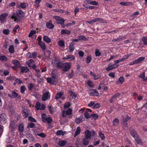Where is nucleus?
<instances>
[{
  "instance_id": "aec40b11",
  "label": "nucleus",
  "mask_w": 147,
  "mask_h": 147,
  "mask_svg": "<svg viewBox=\"0 0 147 147\" xmlns=\"http://www.w3.org/2000/svg\"><path fill=\"white\" fill-rule=\"evenodd\" d=\"M43 40L47 43H49L51 42V39L46 36H44L43 37Z\"/></svg>"
},
{
  "instance_id": "4c0bfd02",
  "label": "nucleus",
  "mask_w": 147,
  "mask_h": 147,
  "mask_svg": "<svg viewBox=\"0 0 147 147\" xmlns=\"http://www.w3.org/2000/svg\"><path fill=\"white\" fill-rule=\"evenodd\" d=\"M34 134L35 136H38L42 138H44L46 136L45 134L44 133H41L39 134Z\"/></svg>"
},
{
  "instance_id": "f257e3e1",
  "label": "nucleus",
  "mask_w": 147,
  "mask_h": 147,
  "mask_svg": "<svg viewBox=\"0 0 147 147\" xmlns=\"http://www.w3.org/2000/svg\"><path fill=\"white\" fill-rule=\"evenodd\" d=\"M52 63L53 65H56L57 66L60 68H63V70L65 71H66L69 70L71 65V63H70L66 62L63 64L61 62L56 60L53 61Z\"/></svg>"
},
{
  "instance_id": "6e6552de",
  "label": "nucleus",
  "mask_w": 147,
  "mask_h": 147,
  "mask_svg": "<svg viewBox=\"0 0 147 147\" xmlns=\"http://www.w3.org/2000/svg\"><path fill=\"white\" fill-rule=\"evenodd\" d=\"M63 59L67 60L69 61H72L75 59V57L73 55H70L63 57Z\"/></svg>"
},
{
  "instance_id": "58836bf2",
  "label": "nucleus",
  "mask_w": 147,
  "mask_h": 147,
  "mask_svg": "<svg viewBox=\"0 0 147 147\" xmlns=\"http://www.w3.org/2000/svg\"><path fill=\"white\" fill-rule=\"evenodd\" d=\"M74 45V44H71L69 45V49L70 52H72L74 50L75 48Z\"/></svg>"
},
{
  "instance_id": "f8f14e48",
  "label": "nucleus",
  "mask_w": 147,
  "mask_h": 147,
  "mask_svg": "<svg viewBox=\"0 0 147 147\" xmlns=\"http://www.w3.org/2000/svg\"><path fill=\"white\" fill-rule=\"evenodd\" d=\"M89 93L91 96H97L99 95V93L97 90L93 89L90 90L89 91Z\"/></svg>"
},
{
  "instance_id": "4be33fe9",
  "label": "nucleus",
  "mask_w": 147,
  "mask_h": 147,
  "mask_svg": "<svg viewBox=\"0 0 147 147\" xmlns=\"http://www.w3.org/2000/svg\"><path fill=\"white\" fill-rule=\"evenodd\" d=\"M100 20L101 19L100 18H97L94 19L92 21H88L87 22L90 24H92L96 22L100 21Z\"/></svg>"
},
{
  "instance_id": "ea45409f",
  "label": "nucleus",
  "mask_w": 147,
  "mask_h": 147,
  "mask_svg": "<svg viewBox=\"0 0 147 147\" xmlns=\"http://www.w3.org/2000/svg\"><path fill=\"white\" fill-rule=\"evenodd\" d=\"M41 118L43 122H46V119L47 118V116L45 114H43L42 115Z\"/></svg>"
},
{
  "instance_id": "72a5a7b5",
  "label": "nucleus",
  "mask_w": 147,
  "mask_h": 147,
  "mask_svg": "<svg viewBox=\"0 0 147 147\" xmlns=\"http://www.w3.org/2000/svg\"><path fill=\"white\" fill-rule=\"evenodd\" d=\"M120 4L124 6H127L131 5L132 3L131 2H126L123 1L121 2Z\"/></svg>"
},
{
  "instance_id": "0eeeda50",
  "label": "nucleus",
  "mask_w": 147,
  "mask_h": 147,
  "mask_svg": "<svg viewBox=\"0 0 147 147\" xmlns=\"http://www.w3.org/2000/svg\"><path fill=\"white\" fill-rule=\"evenodd\" d=\"M119 66V65L117 64H114L111 65H108V67L106 68V70L107 71H109L110 70L114 69Z\"/></svg>"
},
{
  "instance_id": "e2e57ef3",
  "label": "nucleus",
  "mask_w": 147,
  "mask_h": 147,
  "mask_svg": "<svg viewBox=\"0 0 147 147\" xmlns=\"http://www.w3.org/2000/svg\"><path fill=\"white\" fill-rule=\"evenodd\" d=\"M122 37H120L118 38H117L116 39H115L112 40V42H116L117 41H120L122 40Z\"/></svg>"
},
{
  "instance_id": "9b49d317",
  "label": "nucleus",
  "mask_w": 147,
  "mask_h": 147,
  "mask_svg": "<svg viewBox=\"0 0 147 147\" xmlns=\"http://www.w3.org/2000/svg\"><path fill=\"white\" fill-rule=\"evenodd\" d=\"M36 108L37 110H43L45 108V105L42 104H41L40 102H37L36 106Z\"/></svg>"
},
{
  "instance_id": "49530a36",
  "label": "nucleus",
  "mask_w": 147,
  "mask_h": 147,
  "mask_svg": "<svg viewBox=\"0 0 147 147\" xmlns=\"http://www.w3.org/2000/svg\"><path fill=\"white\" fill-rule=\"evenodd\" d=\"M95 55L96 56H99L101 55V53L98 49H96L95 51Z\"/></svg>"
},
{
  "instance_id": "5701e85b",
  "label": "nucleus",
  "mask_w": 147,
  "mask_h": 147,
  "mask_svg": "<svg viewBox=\"0 0 147 147\" xmlns=\"http://www.w3.org/2000/svg\"><path fill=\"white\" fill-rule=\"evenodd\" d=\"M145 59V57H142L138 58L136 60L137 63L138 64L141 62L142 61H144Z\"/></svg>"
},
{
  "instance_id": "dca6fc26",
  "label": "nucleus",
  "mask_w": 147,
  "mask_h": 147,
  "mask_svg": "<svg viewBox=\"0 0 147 147\" xmlns=\"http://www.w3.org/2000/svg\"><path fill=\"white\" fill-rule=\"evenodd\" d=\"M55 98L57 100H59L60 99H61L62 100H63L65 98L63 93L61 92L57 93Z\"/></svg>"
},
{
  "instance_id": "e433bc0d",
  "label": "nucleus",
  "mask_w": 147,
  "mask_h": 147,
  "mask_svg": "<svg viewBox=\"0 0 147 147\" xmlns=\"http://www.w3.org/2000/svg\"><path fill=\"white\" fill-rule=\"evenodd\" d=\"M66 143V142L65 140L61 141L58 142V145L61 146L65 145Z\"/></svg>"
},
{
  "instance_id": "bf43d9fd",
  "label": "nucleus",
  "mask_w": 147,
  "mask_h": 147,
  "mask_svg": "<svg viewBox=\"0 0 147 147\" xmlns=\"http://www.w3.org/2000/svg\"><path fill=\"white\" fill-rule=\"evenodd\" d=\"M28 120L29 121L32 122H35L36 121V120L34 118L31 116L29 117Z\"/></svg>"
},
{
  "instance_id": "7ed1b4c3",
  "label": "nucleus",
  "mask_w": 147,
  "mask_h": 147,
  "mask_svg": "<svg viewBox=\"0 0 147 147\" xmlns=\"http://www.w3.org/2000/svg\"><path fill=\"white\" fill-rule=\"evenodd\" d=\"M47 82L51 84H55L57 82V79L55 76H53L51 78H47Z\"/></svg>"
},
{
  "instance_id": "de8ad7c7",
  "label": "nucleus",
  "mask_w": 147,
  "mask_h": 147,
  "mask_svg": "<svg viewBox=\"0 0 147 147\" xmlns=\"http://www.w3.org/2000/svg\"><path fill=\"white\" fill-rule=\"evenodd\" d=\"M61 32V33L62 34H69L70 33V32L69 31L65 30H62Z\"/></svg>"
},
{
  "instance_id": "473e14b6",
  "label": "nucleus",
  "mask_w": 147,
  "mask_h": 147,
  "mask_svg": "<svg viewBox=\"0 0 147 147\" xmlns=\"http://www.w3.org/2000/svg\"><path fill=\"white\" fill-rule=\"evenodd\" d=\"M89 139V138H85L83 140V144L84 145H87L88 144L89 142V141L88 140Z\"/></svg>"
},
{
  "instance_id": "f03ea898",
  "label": "nucleus",
  "mask_w": 147,
  "mask_h": 147,
  "mask_svg": "<svg viewBox=\"0 0 147 147\" xmlns=\"http://www.w3.org/2000/svg\"><path fill=\"white\" fill-rule=\"evenodd\" d=\"M23 12L20 10L17 11L16 13H14L12 16V18L14 19V21H16L19 18L22 17L23 15Z\"/></svg>"
},
{
  "instance_id": "09e8293b",
  "label": "nucleus",
  "mask_w": 147,
  "mask_h": 147,
  "mask_svg": "<svg viewBox=\"0 0 147 147\" xmlns=\"http://www.w3.org/2000/svg\"><path fill=\"white\" fill-rule=\"evenodd\" d=\"M26 88L25 86H22L21 88L20 92L22 93H23L24 91L26 90Z\"/></svg>"
},
{
  "instance_id": "ddd939ff",
  "label": "nucleus",
  "mask_w": 147,
  "mask_h": 147,
  "mask_svg": "<svg viewBox=\"0 0 147 147\" xmlns=\"http://www.w3.org/2000/svg\"><path fill=\"white\" fill-rule=\"evenodd\" d=\"M50 95L48 92L44 93L42 96V99L43 101H45L50 98Z\"/></svg>"
},
{
  "instance_id": "8fccbe9b",
  "label": "nucleus",
  "mask_w": 147,
  "mask_h": 147,
  "mask_svg": "<svg viewBox=\"0 0 147 147\" xmlns=\"http://www.w3.org/2000/svg\"><path fill=\"white\" fill-rule=\"evenodd\" d=\"M119 121L117 119H115L113 121V123L114 125H117Z\"/></svg>"
},
{
  "instance_id": "79ce46f5",
  "label": "nucleus",
  "mask_w": 147,
  "mask_h": 147,
  "mask_svg": "<svg viewBox=\"0 0 147 147\" xmlns=\"http://www.w3.org/2000/svg\"><path fill=\"white\" fill-rule=\"evenodd\" d=\"M28 5L26 3H22L20 4V7L22 8H26Z\"/></svg>"
},
{
  "instance_id": "1a4fd4ad",
  "label": "nucleus",
  "mask_w": 147,
  "mask_h": 147,
  "mask_svg": "<svg viewBox=\"0 0 147 147\" xmlns=\"http://www.w3.org/2000/svg\"><path fill=\"white\" fill-rule=\"evenodd\" d=\"M91 134L94 135L95 134V132L92 131L91 132L88 130H86L85 132V138H90L91 137Z\"/></svg>"
},
{
  "instance_id": "4468645a",
  "label": "nucleus",
  "mask_w": 147,
  "mask_h": 147,
  "mask_svg": "<svg viewBox=\"0 0 147 147\" xmlns=\"http://www.w3.org/2000/svg\"><path fill=\"white\" fill-rule=\"evenodd\" d=\"M23 115L24 118L27 117L28 115V112L26 107L22 108Z\"/></svg>"
},
{
  "instance_id": "c85d7f7f",
  "label": "nucleus",
  "mask_w": 147,
  "mask_h": 147,
  "mask_svg": "<svg viewBox=\"0 0 147 147\" xmlns=\"http://www.w3.org/2000/svg\"><path fill=\"white\" fill-rule=\"evenodd\" d=\"M83 117H80L79 118H77L75 120V122L77 123H80L83 121Z\"/></svg>"
},
{
  "instance_id": "603ef678",
  "label": "nucleus",
  "mask_w": 147,
  "mask_h": 147,
  "mask_svg": "<svg viewBox=\"0 0 147 147\" xmlns=\"http://www.w3.org/2000/svg\"><path fill=\"white\" fill-rule=\"evenodd\" d=\"M142 40L144 44L147 45V37H144Z\"/></svg>"
},
{
  "instance_id": "13d9d810",
  "label": "nucleus",
  "mask_w": 147,
  "mask_h": 147,
  "mask_svg": "<svg viewBox=\"0 0 147 147\" xmlns=\"http://www.w3.org/2000/svg\"><path fill=\"white\" fill-rule=\"evenodd\" d=\"M91 59L92 58L90 56H88L86 59V63H89L91 61Z\"/></svg>"
},
{
  "instance_id": "864d4df0",
  "label": "nucleus",
  "mask_w": 147,
  "mask_h": 147,
  "mask_svg": "<svg viewBox=\"0 0 147 147\" xmlns=\"http://www.w3.org/2000/svg\"><path fill=\"white\" fill-rule=\"evenodd\" d=\"M131 55V54H128L124 55L122 58L124 61L125 59H127Z\"/></svg>"
},
{
  "instance_id": "a211bd4d",
  "label": "nucleus",
  "mask_w": 147,
  "mask_h": 147,
  "mask_svg": "<svg viewBox=\"0 0 147 147\" xmlns=\"http://www.w3.org/2000/svg\"><path fill=\"white\" fill-rule=\"evenodd\" d=\"M18 94L15 92L14 91H12L11 94H9L8 96L11 98H15L17 97Z\"/></svg>"
},
{
  "instance_id": "7c9ffc66",
  "label": "nucleus",
  "mask_w": 147,
  "mask_h": 147,
  "mask_svg": "<svg viewBox=\"0 0 147 147\" xmlns=\"http://www.w3.org/2000/svg\"><path fill=\"white\" fill-rule=\"evenodd\" d=\"M13 137L12 136H8L7 138L6 142L7 143H9L11 142L12 140L13 139Z\"/></svg>"
},
{
  "instance_id": "5fc2aeb1",
  "label": "nucleus",
  "mask_w": 147,
  "mask_h": 147,
  "mask_svg": "<svg viewBox=\"0 0 147 147\" xmlns=\"http://www.w3.org/2000/svg\"><path fill=\"white\" fill-rule=\"evenodd\" d=\"M35 127V125L34 124V123H30L28 125V128H32L34 127Z\"/></svg>"
},
{
  "instance_id": "c03bdc74",
  "label": "nucleus",
  "mask_w": 147,
  "mask_h": 147,
  "mask_svg": "<svg viewBox=\"0 0 147 147\" xmlns=\"http://www.w3.org/2000/svg\"><path fill=\"white\" fill-rule=\"evenodd\" d=\"M9 132V135L10 136L12 135L13 136H15L16 134L14 132V129H10Z\"/></svg>"
},
{
  "instance_id": "6e6d98bb",
  "label": "nucleus",
  "mask_w": 147,
  "mask_h": 147,
  "mask_svg": "<svg viewBox=\"0 0 147 147\" xmlns=\"http://www.w3.org/2000/svg\"><path fill=\"white\" fill-rule=\"evenodd\" d=\"M69 93H70L71 96V97L72 98L74 99L76 97V96L74 93L72 92L71 91H70L69 92Z\"/></svg>"
},
{
  "instance_id": "6ab92c4d",
  "label": "nucleus",
  "mask_w": 147,
  "mask_h": 147,
  "mask_svg": "<svg viewBox=\"0 0 147 147\" xmlns=\"http://www.w3.org/2000/svg\"><path fill=\"white\" fill-rule=\"evenodd\" d=\"M16 121H14L11 122L10 125V129H15L16 127Z\"/></svg>"
},
{
  "instance_id": "2eb2a0df",
  "label": "nucleus",
  "mask_w": 147,
  "mask_h": 147,
  "mask_svg": "<svg viewBox=\"0 0 147 147\" xmlns=\"http://www.w3.org/2000/svg\"><path fill=\"white\" fill-rule=\"evenodd\" d=\"M91 112V110L89 109H87L84 113L85 117L87 119L90 117V113Z\"/></svg>"
},
{
  "instance_id": "a18cd8bd",
  "label": "nucleus",
  "mask_w": 147,
  "mask_h": 147,
  "mask_svg": "<svg viewBox=\"0 0 147 147\" xmlns=\"http://www.w3.org/2000/svg\"><path fill=\"white\" fill-rule=\"evenodd\" d=\"M19 129L20 131H22L24 130V126L23 123H21L18 126Z\"/></svg>"
},
{
  "instance_id": "bb28decb",
  "label": "nucleus",
  "mask_w": 147,
  "mask_h": 147,
  "mask_svg": "<svg viewBox=\"0 0 147 147\" xmlns=\"http://www.w3.org/2000/svg\"><path fill=\"white\" fill-rule=\"evenodd\" d=\"M80 128L79 127H78L77 129L76 130L74 135V137H76L80 133Z\"/></svg>"
},
{
  "instance_id": "4d7b16f0",
  "label": "nucleus",
  "mask_w": 147,
  "mask_h": 147,
  "mask_svg": "<svg viewBox=\"0 0 147 147\" xmlns=\"http://www.w3.org/2000/svg\"><path fill=\"white\" fill-rule=\"evenodd\" d=\"M72 110L71 109H68L66 111V113L68 115H70L72 113Z\"/></svg>"
},
{
  "instance_id": "a878e982",
  "label": "nucleus",
  "mask_w": 147,
  "mask_h": 147,
  "mask_svg": "<svg viewBox=\"0 0 147 147\" xmlns=\"http://www.w3.org/2000/svg\"><path fill=\"white\" fill-rule=\"evenodd\" d=\"M134 139L136 141L137 143L138 144H140V145L142 144V141H141V140L139 138L138 136H137L136 137V138H134Z\"/></svg>"
},
{
  "instance_id": "412c9836",
  "label": "nucleus",
  "mask_w": 147,
  "mask_h": 147,
  "mask_svg": "<svg viewBox=\"0 0 147 147\" xmlns=\"http://www.w3.org/2000/svg\"><path fill=\"white\" fill-rule=\"evenodd\" d=\"M46 26L49 29H52L54 27V26L52 23L51 21H49L46 24Z\"/></svg>"
},
{
  "instance_id": "338daca9",
  "label": "nucleus",
  "mask_w": 147,
  "mask_h": 147,
  "mask_svg": "<svg viewBox=\"0 0 147 147\" xmlns=\"http://www.w3.org/2000/svg\"><path fill=\"white\" fill-rule=\"evenodd\" d=\"M46 122H47L48 123H51L52 121V119L51 117H49L46 119Z\"/></svg>"
},
{
  "instance_id": "393cba45",
  "label": "nucleus",
  "mask_w": 147,
  "mask_h": 147,
  "mask_svg": "<svg viewBox=\"0 0 147 147\" xmlns=\"http://www.w3.org/2000/svg\"><path fill=\"white\" fill-rule=\"evenodd\" d=\"M130 133L134 138L138 136L136 131L134 129H132Z\"/></svg>"
},
{
  "instance_id": "423d86ee",
  "label": "nucleus",
  "mask_w": 147,
  "mask_h": 147,
  "mask_svg": "<svg viewBox=\"0 0 147 147\" xmlns=\"http://www.w3.org/2000/svg\"><path fill=\"white\" fill-rule=\"evenodd\" d=\"M27 64L28 66L32 69H35L36 66L35 65L34 62L32 60L30 59L27 63Z\"/></svg>"
},
{
  "instance_id": "cd10ccee",
  "label": "nucleus",
  "mask_w": 147,
  "mask_h": 147,
  "mask_svg": "<svg viewBox=\"0 0 147 147\" xmlns=\"http://www.w3.org/2000/svg\"><path fill=\"white\" fill-rule=\"evenodd\" d=\"M38 44L43 50H46V46L44 42H42L41 43H39Z\"/></svg>"
},
{
  "instance_id": "0e129e2a",
  "label": "nucleus",
  "mask_w": 147,
  "mask_h": 147,
  "mask_svg": "<svg viewBox=\"0 0 147 147\" xmlns=\"http://www.w3.org/2000/svg\"><path fill=\"white\" fill-rule=\"evenodd\" d=\"M104 86V82H102L100 83V86H99L98 89L100 90L102 87Z\"/></svg>"
},
{
  "instance_id": "052dcab7",
  "label": "nucleus",
  "mask_w": 147,
  "mask_h": 147,
  "mask_svg": "<svg viewBox=\"0 0 147 147\" xmlns=\"http://www.w3.org/2000/svg\"><path fill=\"white\" fill-rule=\"evenodd\" d=\"M3 33L5 34H8L9 33V29H5L3 30Z\"/></svg>"
},
{
  "instance_id": "69168bd1",
  "label": "nucleus",
  "mask_w": 147,
  "mask_h": 147,
  "mask_svg": "<svg viewBox=\"0 0 147 147\" xmlns=\"http://www.w3.org/2000/svg\"><path fill=\"white\" fill-rule=\"evenodd\" d=\"M139 77L142 78L144 80H145V76L144 73H142L139 76Z\"/></svg>"
},
{
  "instance_id": "39448f33",
  "label": "nucleus",
  "mask_w": 147,
  "mask_h": 147,
  "mask_svg": "<svg viewBox=\"0 0 147 147\" xmlns=\"http://www.w3.org/2000/svg\"><path fill=\"white\" fill-rule=\"evenodd\" d=\"M0 121L1 123L3 124H4L7 122V117L5 114H0Z\"/></svg>"
},
{
  "instance_id": "37998d69",
  "label": "nucleus",
  "mask_w": 147,
  "mask_h": 147,
  "mask_svg": "<svg viewBox=\"0 0 147 147\" xmlns=\"http://www.w3.org/2000/svg\"><path fill=\"white\" fill-rule=\"evenodd\" d=\"M58 45L61 47H63L65 46V44L63 41L60 40L58 42Z\"/></svg>"
},
{
  "instance_id": "c756f323",
  "label": "nucleus",
  "mask_w": 147,
  "mask_h": 147,
  "mask_svg": "<svg viewBox=\"0 0 147 147\" xmlns=\"http://www.w3.org/2000/svg\"><path fill=\"white\" fill-rule=\"evenodd\" d=\"M90 73L91 75H92L93 76V77L94 78V79L95 80H97V79H98L100 77V75H95L94 74V73L92 72H90Z\"/></svg>"
},
{
  "instance_id": "20e7f679",
  "label": "nucleus",
  "mask_w": 147,
  "mask_h": 147,
  "mask_svg": "<svg viewBox=\"0 0 147 147\" xmlns=\"http://www.w3.org/2000/svg\"><path fill=\"white\" fill-rule=\"evenodd\" d=\"M54 18L56 20V22L57 24H63L65 22L64 19L59 16H55Z\"/></svg>"
},
{
  "instance_id": "b1692460",
  "label": "nucleus",
  "mask_w": 147,
  "mask_h": 147,
  "mask_svg": "<svg viewBox=\"0 0 147 147\" xmlns=\"http://www.w3.org/2000/svg\"><path fill=\"white\" fill-rule=\"evenodd\" d=\"M124 82V79L122 77L119 78L117 81L116 83L118 84H122Z\"/></svg>"
},
{
  "instance_id": "f3484780",
  "label": "nucleus",
  "mask_w": 147,
  "mask_h": 147,
  "mask_svg": "<svg viewBox=\"0 0 147 147\" xmlns=\"http://www.w3.org/2000/svg\"><path fill=\"white\" fill-rule=\"evenodd\" d=\"M120 94H117L115 95L114 96L112 97L110 100V102H113L114 101H115L116 100L119 99L120 96Z\"/></svg>"
},
{
  "instance_id": "f704fd0d",
  "label": "nucleus",
  "mask_w": 147,
  "mask_h": 147,
  "mask_svg": "<svg viewBox=\"0 0 147 147\" xmlns=\"http://www.w3.org/2000/svg\"><path fill=\"white\" fill-rule=\"evenodd\" d=\"M29 71L28 68L26 67H22L21 69V71L22 72L26 73Z\"/></svg>"
},
{
  "instance_id": "c9c22d12",
  "label": "nucleus",
  "mask_w": 147,
  "mask_h": 147,
  "mask_svg": "<svg viewBox=\"0 0 147 147\" xmlns=\"http://www.w3.org/2000/svg\"><path fill=\"white\" fill-rule=\"evenodd\" d=\"M13 64L15 65L16 66H17L19 67L20 66L19 62L16 60H13Z\"/></svg>"
},
{
  "instance_id": "a19ab883",
  "label": "nucleus",
  "mask_w": 147,
  "mask_h": 147,
  "mask_svg": "<svg viewBox=\"0 0 147 147\" xmlns=\"http://www.w3.org/2000/svg\"><path fill=\"white\" fill-rule=\"evenodd\" d=\"M65 132H63L62 130H59L56 132L57 135H62L63 136L65 134Z\"/></svg>"
},
{
  "instance_id": "774afa93",
  "label": "nucleus",
  "mask_w": 147,
  "mask_h": 147,
  "mask_svg": "<svg viewBox=\"0 0 147 147\" xmlns=\"http://www.w3.org/2000/svg\"><path fill=\"white\" fill-rule=\"evenodd\" d=\"M92 118L94 119H96L98 118V116L97 114H92L91 115Z\"/></svg>"
},
{
  "instance_id": "680f3d73",
  "label": "nucleus",
  "mask_w": 147,
  "mask_h": 147,
  "mask_svg": "<svg viewBox=\"0 0 147 147\" xmlns=\"http://www.w3.org/2000/svg\"><path fill=\"white\" fill-rule=\"evenodd\" d=\"M70 105V103L69 102H67L65 104L64 107L65 109L69 107Z\"/></svg>"
},
{
  "instance_id": "3c124183",
  "label": "nucleus",
  "mask_w": 147,
  "mask_h": 147,
  "mask_svg": "<svg viewBox=\"0 0 147 147\" xmlns=\"http://www.w3.org/2000/svg\"><path fill=\"white\" fill-rule=\"evenodd\" d=\"M36 31L34 30L31 31L28 36L29 37H31L33 35L36 33Z\"/></svg>"
},
{
  "instance_id": "2f4dec72",
  "label": "nucleus",
  "mask_w": 147,
  "mask_h": 147,
  "mask_svg": "<svg viewBox=\"0 0 147 147\" xmlns=\"http://www.w3.org/2000/svg\"><path fill=\"white\" fill-rule=\"evenodd\" d=\"M9 50L10 53H13L14 52V46L13 45H10L9 48Z\"/></svg>"
},
{
  "instance_id": "9d476101",
  "label": "nucleus",
  "mask_w": 147,
  "mask_h": 147,
  "mask_svg": "<svg viewBox=\"0 0 147 147\" xmlns=\"http://www.w3.org/2000/svg\"><path fill=\"white\" fill-rule=\"evenodd\" d=\"M8 16L7 13H5L0 15V21L1 23H4Z\"/></svg>"
}]
</instances>
